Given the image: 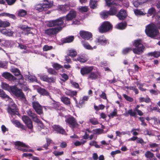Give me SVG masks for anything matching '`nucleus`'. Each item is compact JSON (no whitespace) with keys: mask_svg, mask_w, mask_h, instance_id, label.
Listing matches in <instances>:
<instances>
[{"mask_svg":"<svg viewBox=\"0 0 160 160\" xmlns=\"http://www.w3.org/2000/svg\"><path fill=\"white\" fill-rule=\"evenodd\" d=\"M77 16L76 12L73 10H71L65 17L60 18L55 20L48 22L47 25L49 27H52L62 25L64 23L63 20L66 19V21H71L75 18Z\"/></svg>","mask_w":160,"mask_h":160,"instance_id":"f257e3e1","label":"nucleus"},{"mask_svg":"<svg viewBox=\"0 0 160 160\" xmlns=\"http://www.w3.org/2000/svg\"><path fill=\"white\" fill-rule=\"evenodd\" d=\"M158 28H160V26L155 25L153 23H151L146 27L145 32L148 37L155 39L160 38Z\"/></svg>","mask_w":160,"mask_h":160,"instance_id":"f03ea898","label":"nucleus"},{"mask_svg":"<svg viewBox=\"0 0 160 160\" xmlns=\"http://www.w3.org/2000/svg\"><path fill=\"white\" fill-rule=\"evenodd\" d=\"M133 45L135 47L133 48L132 51L133 52L137 54H140L143 52L145 48L142 44V40L140 39L135 40L133 42Z\"/></svg>","mask_w":160,"mask_h":160,"instance_id":"7ed1b4c3","label":"nucleus"},{"mask_svg":"<svg viewBox=\"0 0 160 160\" xmlns=\"http://www.w3.org/2000/svg\"><path fill=\"white\" fill-rule=\"evenodd\" d=\"M112 26L110 22L108 21L103 22L99 28V31L100 32L104 33L108 31L111 29Z\"/></svg>","mask_w":160,"mask_h":160,"instance_id":"20e7f679","label":"nucleus"},{"mask_svg":"<svg viewBox=\"0 0 160 160\" xmlns=\"http://www.w3.org/2000/svg\"><path fill=\"white\" fill-rule=\"evenodd\" d=\"M106 4L108 7H112L118 8L121 7L122 0H105Z\"/></svg>","mask_w":160,"mask_h":160,"instance_id":"39448f33","label":"nucleus"},{"mask_svg":"<svg viewBox=\"0 0 160 160\" xmlns=\"http://www.w3.org/2000/svg\"><path fill=\"white\" fill-rule=\"evenodd\" d=\"M111 8L109 11H104L100 13V15L102 18H106L109 15H113L115 14L118 10L116 8L110 7Z\"/></svg>","mask_w":160,"mask_h":160,"instance_id":"423d86ee","label":"nucleus"},{"mask_svg":"<svg viewBox=\"0 0 160 160\" xmlns=\"http://www.w3.org/2000/svg\"><path fill=\"white\" fill-rule=\"evenodd\" d=\"M53 3L51 2L47 4H40L36 5L35 8L38 11L41 12L43 10L45 11L47 8H51L53 6Z\"/></svg>","mask_w":160,"mask_h":160,"instance_id":"0eeeda50","label":"nucleus"},{"mask_svg":"<svg viewBox=\"0 0 160 160\" xmlns=\"http://www.w3.org/2000/svg\"><path fill=\"white\" fill-rule=\"evenodd\" d=\"M12 89L11 92L21 99H25V96L21 89L18 88L16 86H14Z\"/></svg>","mask_w":160,"mask_h":160,"instance_id":"6e6552de","label":"nucleus"},{"mask_svg":"<svg viewBox=\"0 0 160 160\" xmlns=\"http://www.w3.org/2000/svg\"><path fill=\"white\" fill-rule=\"evenodd\" d=\"M59 26L58 27L50 28L46 29L45 31V33L49 36H52L57 34L62 29L61 27H60V26Z\"/></svg>","mask_w":160,"mask_h":160,"instance_id":"1a4fd4ad","label":"nucleus"},{"mask_svg":"<svg viewBox=\"0 0 160 160\" xmlns=\"http://www.w3.org/2000/svg\"><path fill=\"white\" fill-rule=\"evenodd\" d=\"M8 112L12 116L18 115V112L16 105L15 104L12 103L8 106L7 109Z\"/></svg>","mask_w":160,"mask_h":160,"instance_id":"9d476101","label":"nucleus"},{"mask_svg":"<svg viewBox=\"0 0 160 160\" xmlns=\"http://www.w3.org/2000/svg\"><path fill=\"white\" fill-rule=\"evenodd\" d=\"M65 122L68 124L71 128L73 129L78 125L76 119L73 117L67 118L65 120Z\"/></svg>","mask_w":160,"mask_h":160,"instance_id":"9b49d317","label":"nucleus"},{"mask_svg":"<svg viewBox=\"0 0 160 160\" xmlns=\"http://www.w3.org/2000/svg\"><path fill=\"white\" fill-rule=\"evenodd\" d=\"M32 106L33 108L37 113L38 114H41L42 113V108L38 102H33Z\"/></svg>","mask_w":160,"mask_h":160,"instance_id":"f8f14e48","label":"nucleus"},{"mask_svg":"<svg viewBox=\"0 0 160 160\" xmlns=\"http://www.w3.org/2000/svg\"><path fill=\"white\" fill-rule=\"evenodd\" d=\"M22 119L29 129H32L33 126L32 124V122L28 116L26 115L23 116L22 117Z\"/></svg>","mask_w":160,"mask_h":160,"instance_id":"ddd939ff","label":"nucleus"},{"mask_svg":"<svg viewBox=\"0 0 160 160\" xmlns=\"http://www.w3.org/2000/svg\"><path fill=\"white\" fill-rule=\"evenodd\" d=\"M93 66H86L82 67L80 70V73L82 76L89 73L93 69Z\"/></svg>","mask_w":160,"mask_h":160,"instance_id":"4468645a","label":"nucleus"},{"mask_svg":"<svg viewBox=\"0 0 160 160\" xmlns=\"http://www.w3.org/2000/svg\"><path fill=\"white\" fill-rule=\"evenodd\" d=\"M100 73L99 72H92L88 75V78L92 80H95L100 78Z\"/></svg>","mask_w":160,"mask_h":160,"instance_id":"2eb2a0df","label":"nucleus"},{"mask_svg":"<svg viewBox=\"0 0 160 160\" xmlns=\"http://www.w3.org/2000/svg\"><path fill=\"white\" fill-rule=\"evenodd\" d=\"M14 144L15 145L18 146L17 147V149L21 150L24 152H27L28 149L22 148L20 147H26L27 148L29 147V146H27L23 143L19 141L15 142L14 143Z\"/></svg>","mask_w":160,"mask_h":160,"instance_id":"dca6fc26","label":"nucleus"},{"mask_svg":"<svg viewBox=\"0 0 160 160\" xmlns=\"http://www.w3.org/2000/svg\"><path fill=\"white\" fill-rule=\"evenodd\" d=\"M79 34L82 38L88 40L89 39L92 37V34L91 32L87 31H80Z\"/></svg>","mask_w":160,"mask_h":160,"instance_id":"f3484780","label":"nucleus"},{"mask_svg":"<svg viewBox=\"0 0 160 160\" xmlns=\"http://www.w3.org/2000/svg\"><path fill=\"white\" fill-rule=\"evenodd\" d=\"M40 78L42 80L48 82H54L56 81L55 78L53 77L49 78L46 75H41Z\"/></svg>","mask_w":160,"mask_h":160,"instance_id":"a211bd4d","label":"nucleus"},{"mask_svg":"<svg viewBox=\"0 0 160 160\" xmlns=\"http://www.w3.org/2000/svg\"><path fill=\"white\" fill-rule=\"evenodd\" d=\"M95 42L96 43H98L102 45L109 43L108 40L103 36H101L97 38Z\"/></svg>","mask_w":160,"mask_h":160,"instance_id":"6ab92c4d","label":"nucleus"},{"mask_svg":"<svg viewBox=\"0 0 160 160\" xmlns=\"http://www.w3.org/2000/svg\"><path fill=\"white\" fill-rule=\"evenodd\" d=\"M117 17L120 20H124L127 16V13L125 10H121L117 15Z\"/></svg>","mask_w":160,"mask_h":160,"instance_id":"aec40b11","label":"nucleus"},{"mask_svg":"<svg viewBox=\"0 0 160 160\" xmlns=\"http://www.w3.org/2000/svg\"><path fill=\"white\" fill-rule=\"evenodd\" d=\"M27 113L28 116L32 118L34 121L37 122H39V120L37 118L36 115L35 113H32L30 110H27Z\"/></svg>","mask_w":160,"mask_h":160,"instance_id":"412c9836","label":"nucleus"},{"mask_svg":"<svg viewBox=\"0 0 160 160\" xmlns=\"http://www.w3.org/2000/svg\"><path fill=\"white\" fill-rule=\"evenodd\" d=\"M53 129L57 132L62 134H64L65 132L64 130L60 126L58 125H54L52 127Z\"/></svg>","mask_w":160,"mask_h":160,"instance_id":"4be33fe9","label":"nucleus"},{"mask_svg":"<svg viewBox=\"0 0 160 160\" xmlns=\"http://www.w3.org/2000/svg\"><path fill=\"white\" fill-rule=\"evenodd\" d=\"M58 9L62 12H65L69 9L68 5H60L58 6Z\"/></svg>","mask_w":160,"mask_h":160,"instance_id":"5701e85b","label":"nucleus"},{"mask_svg":"<svg viewBox=\"0 0 160 160\" xmlns=\"http://www.w3.org/2000/svg\"><path fill=\"white\" fill-rule=\"evenodd\" d=\"M12 122L15 125L16 127L20 128L23 130H25L26 128L25 126L19 121L17 120H14L12 121Z\"/></svg>","mask_w":160,"mask_h":160,"instance_id":"b1692460","label":"nucleus"},{"mask_svg":"<svg viewBox=\"0 0 160 160\" xmlns=\"http://www.w3.org/2000/svg\"><path fill=\"white\" fill-rule=\"evenodd\" d=\"M1 87L3 89L7 90L10 92L12 90V89L14 87V86H9L7 84L4 83H2Z\"/></svg>","mask_w":160,"mask_h":160,"instance_id":"393cba45","label":"nucleus"},{"mask_svg":"<svg viewBox=\"0 0 160 160\" xmlns=\"http://www.w3.org/2000/svg\"><path fill=\"white\" fill-rule=\"evenodd\" d=\"M127 26V23L126 22H122L118 24L115 26L116 28L122 30L124 29Z\"/></svg>","mask_w":160,"mask_h":160,"instance_id":"a878e982","label":"nucleus"},{"mask_svg":"<svg viewBox=\"0 0 160 160\" xmlns=\"http://www.w3.org/2000/svg\"><path fill=\"white\" fill-rule=\"evenodd\" d=\"M82 43L83 47L86 49L92 50L93 48L96 49V46H94L92 48L87 42H82Z\"/></svg>","mask_w":160,"mask_h":160,"instance_id":"bb28decb","label":"nucleus"},{"mask_svg":"<svg viewBox=\"0 0 160 160\" xmlns=\"http://www.w3.org/2000/svg\"><path fill=\"white\" fill-rule=\"evenodd\" d=\"M148 55L149 56L157 58L160 56V51H155L148 53Z\"/></svg>","mask_w":160,"mask_h":160,"instance_id":"cd10ccee","label":"nucleus"},{"mask_svg":"<svg viewBox=\"0 0 160 160\" xmlns=\"http://www.w3.org/2000/svg\"><path fill=\"white\" fill-rule=\"evenodd\" d=\"M0 97L6 99H9L10 101L12 100V99L10 98L9 96L6 95L3 91L1 89H0Z\"/></svg>","mask_w":160,"mask_h":160,"instance_id":"c85d7f7f","label":"nucleus"},{"mask_svg":"<svg viewBox=\"0 0 160 160\" xmlns=\"http://www.w3.org/2000/svg\"><path fill=\"white\" fill-rule=\"evenodd\" d=\"M2 76L5 78L9 79H14V77L10 73L8 72H4L2 74Z\"/></svg>","mask_w":160,"mask_h":160,"instance_id":"c756f323","label":"nucleus"},{"mask_svg":"<svg viewBox=\"0 0 160 160\" xmlns=\"http://www.w3.org/2000/svg\"><path fill=\"white\" fill-rule=\"evenodd\" d=\"M68 54L72 57H74L77 55V52L76 50L71 49L68 50Z\"/></svg>","mask_w":160,"mask_h":160,"instance_id":"7c9ffc66","label":"nucleus"},{"mask_svg":"<svg viewBox=\"0 0 160 160\" xmlns=\"http://www.w3.org/2000/svg\"><path fill=\"white\" fill-rule=\"evenodd\" d=\"M124 114L126 116L130 115L131 116L134 117L136 115V113L135 111H133L132 109H130L128 112H126Z\"/></svg>","mask_w":160,"mask_h":160,"instance_id":"2f4dec72","label":"nucleus"},{"mask_svg":"<svg viewBox=\"0 0 160 160\" xmlns=\"http://www.w3.org/2000/svg\"><path fill=\"white\" fill-rule=\"evenodd\" d=\"M38 92L40 94L43 95H48L49 93L44 89L42 88H39L38 90Z\"/></svg>","mask_w":160,"mask_h":160,"instance_id":"473e14b6","label":"nucleus"},{"mask_svg":"<svg viewBox=\"0 0 160 160\" xmlns=\"http://www.w3.org/2000/svg\"><path fill=\"white\" fill-rule=\"evenodd\" d=\"M74 99L76 101V103H77V106L78 108H80L83 107L84 104L85 102L83 101L82 99L80 100L79 102L78 103L77 102V101L76 100V98H74Z\"/></svg>","mask_w":160,"mask_h":160,"instance_id":"72a5a7b5","label":"nucleus"},{"mask_svg":"<svg viewBox=\"0 0 160 160\" xmlns=\"http://www.w3.org/2000/svg\"><path fill=\"white\" fill-rule=\"evenodd\" d=\"M75 61H78L81 62H86L88 59L85 57H84L82 56H81L78 57L77 59H74Z\"/></svg>","mask_w":160,"mask_h":160,"instance_id":"f704fd0d","label":"nucleus"},{"mask_svg":"<svg viewBox=\"0 0 160 160\" xmlns=\"http://www.w3.org/2000/svg\"><path fill=\"white\" fill-rule=\"evenodd\" d=\"M61 100L64 104L68 105L70 103V99L66 97H62L61 98Z\"/></svg>","mask_w":160,"mask_h":160,"instance_id":"c9c22d12","label":"nucleus"},{"mask_svg":"<svg viewBox=\"0 0 160 160\" xmlns=\"http://www.w3.org/2000/svg\"><path fill=\"white\" fill-rule=\"evenodd\" d=\"M97 0H90V7L93 9L95 8L97 6Z\"/></svg>","mask_w":160,"mask_h":160,"instance_id":"e433bc0d","label":"nucleus"},{"mask_svg":"<svg viewBox=\"0 0 160 160\" xmlns=\"http://www.w3.org/2000/svg\"><path fill=\"white\" fill-rule=\"evenodd\" d=\"M145 155L147 158H150L154 157V154L150 151H148L145 152Z\"/></svg>","mask_w":160,"mask_h":160,"instance_id":"4c0bfd02","label":"nucleus"},{"mask_svg":"<svg viewBox=\"0 0 160 160\" xmlns=\"http://www.w3.org/2000/svg\"><path fill=\"white\" fill-rule=\"evenodd\" d=\"M74 37L72 36H69L65 38L64 42V43H70L72 42L74 40Z\"/></svg>","mask_w":160,"mask_h":160,"instance_id":"58836bf2","label":"nucleus"},{"mask_svg":"<svg viewBox=\"0 0 160 160\" xmlns=\"http://www.w3.org/2000/svg\"><path fill=\"white\" fill-rule=\"evenodd\" d=\"M52 67L56 70H58L63 68V66L57 63H53L52 65Z\"/></svg>","mask_w":160,"mask_h":160,"instance_id":"ea45409f","label":"nucleus"},{"mask_svg":"<svg viewBox=\"0 0 160 160\" xmlns=\"http://www.w3.org/2000/svg\"><path fill=\"white\" fill-rule=\"evenodd\" d=\"M117 110L116 109L114 108L113 111L110 113V114L108 115V117L110 118H113L114 117L117 116Z\"/></svg>","mask_w":160,"mask_h":160,"instance_id":"a19ab883","label":"nucleus"},{"mask_svg":"<svg viewBox=\"0 0 160 160\" xmlns=\"http://www.w3.org/2000/svg\"><path fill=\"white\" fill-rule=\"evenodd\" d=\"M11 71L15 76H18L20 74V72L19 70L17 68H12L11 69Z\"/></svg>","mask_w":160,"mask_h":160,"instance_id":"79ce46f5","label":"nucleus"},{"mask_svg":"<svg viewBox=\"0 0 160 160\" xmlns=\"http://www.w3.org/2000/svg\"><path fill=\"white\" fill-rule=\"evenodd\" d=\"M143 132L145 135H147L149 136H153L154 135L153 133L151 131L148 129L145 130Z\"/></svg>","mask_w":160,"mask_h":160,"instance_id":"37998d69","label":"nucleus"},{"mask_svg":"<svg viewBox=\"0 0 160 160\" xmlns=\"http://www.w3.org/2000/svg\"><path fill=\"white\" fill-rule=\"evenodd\" d=\"M105 106L103 104H100L98 106L95 105H94V108L97 111H99L100 110H103L105 108Z\"/></svg>","mask_w":160,"mask_h":160,"instance_id":"c03bdc74","label":"nucleus"},{"mask_svg":"<svg viewBox=\"0 0 160 160\" xmlns=\"http://www.w3.org/2000/svg\"><path fill=\"white\" fill-rule=\"evenodd\" d=\"M140 102H145L146 103H148L150 102V100L149 98H144L143 97H140L139 98Z\"/></svg>","mask_w":160,"mask_h":160,"instance_id":"a18cd8bd","label":"nucleus"},{"mask_svg":"<svg viewBox=\"0 0 160 160\" xmlns=\"http://www.w3.org/2000/svg\"><path fill=\"white\" fill-rule=\"evenodd\" d=\"M48 72L50 74L56 75L57 74V72L54 69L52 68H49L48 69Z\"/></svg>","mask_w":160,"mask_h":160,"instance_id":"49530a36","label":"nucleus"},{"mask_svg":"<svg viewBox=\"0 0 160 160\" xmlns=\"http://www.w3.org/2000/svg\"><path fill=\"white\" fill-rule=\"evenodd\" d=\"M27 14V12L24 10L21 9L18 11V15L21 17H23Z\"/></svg>","mask_w":160,"mask_h":160,"instance_id":"de8ad7c7","label":"nucleus"},{"mask_svg":"<svg viewBox=\"0 0 160 160\" xmlns=\"http://www.w3.org/2000/svg\"><path fill=\"white\" fill-rule=\"evenodd\" d=\"M86 142V140H83L81 142L77 141L74 143V145L76 146H80L84 144Z\"/></svg>","mask_w":160,"mask_h":160,"instance_id":"09e8293b","label":"nucleus"},{"mask_svg":"<svg viewBox=\"0 0 160 160\" xmlns=\"http://www.w3.org/2000/svg\"><path fill=\"white\" fill-rule=\"evenodd\" d=\"M66 93L68 95L72 96L76 95L77 92L75 91L69 90Z\"/></svg>","mask_w":160,"mask_h":160,"instance_id":"8fccbe9b","label":"nucleus"},{"mask_svg":"<svg viewBox=\"0 0 160 160\" xmlns=\"http://www.w3.org/2000/svg\"><path fill=\"white\" fill-rule=\"evenodd\" d=\"M79 10L81 12H86L88 10V7L86 6H81L78 8Z\"/></svg>","mask_w":160,"mask_h":160,"instance_id":"3c124183","label":"nucleus"},{"mask_svg":"<svg viewBox=\"0 0 160 160\" xmlns=\"http://www.w3.org/2000/svg\"><path fill=\"white\" fill-rule=\"evenodd\" d=\"M89 122L93 125L98 124V122L97 119L93 118L89 119Z\"/></svg>","mask_w":160,"mask_h":160,"instance_id":"603ef678","label":"nucleus"},{"mask_svg":"<svg viewBox=\"0 0 160 160\" xmlns=\"http://www.w3.org/2000/svg\"><path fill=\"white\" fill-rule=\"evenodd\" d=\"M52 48L53 47L52 46H48L47 45H45L43 46V49L44 51H46L51 50Z\"/></svg>","mask_w":160,"mask_h":160,"instance_id":"864d4df0","label":"nucleus"},{"mask_svg":"<svg viewBox=\"0 0 160 160\" xmlns=\"http://www.w3.org/2000/svg\"><path fill=\"white\" fill-rule=\"evenodd\" d=\"M123 96L124 98L128 101L130 102L133 101V99L132 98L130 97L129 96L125 94H123Z\"/></svg>","mask_w":160,"mask_h":160,"instance_id":"5fc2aeb1","label":"nucleus"},{"mask_svg":"<svg viewBox=\"0 0 160 160\" xmlns=\"http://www.w3.org/2000/svg\"><path fill=\"white\" fill-rule=\"evenodd\" d=\"M151 123H153V124H157L158 122H160V121L159 120L155 118H151Z\"/></svg>","mask_w":160,"mask_h":160,"instance_id":"6e6d98bb","label":"nucleus"},{"mask_svg":"<svg viewBox=\"0 0 160 160\" xmlns=\"http://www.w3.org/2000/svg\"><path fill=\"white\" fill-rule=\"evenodd\" d=\"M155 10L154 8H152L149 9L148 12V13L150 14V15L154 14L155 13Z\"/></svg>","mask_w":160,"mask_h":160,"instance_id":"4d7b16f0","label":"nucleus"},{"mask_svg":"<svg viewBox=\"0 0 160 160\" xmlns=\"http://www.w3.org/2000/svg\"><path fill=\"white\" fill-rule=\"evenodd\" d=\"M134 12L136 15H142L143 14V12L138 9H134Z\"/></svg>","mask_w":160,"mask_h":160,"instance_id":"13d9d810","label":"nucleus"},{"mask_svg":"<svg viewBox=\"0 0 160 160\" xmlns=\"http://www.w3.org/2000/svg\"><path fill=\"white\" fill-rule=\"evenodd\" d=\"M132 50L131 48H126L122 50V53L124 54H125L128 53L130 51Z\"/></svg>","mask_w":160,"mask_h":160,"instance_id":"bf43d9fd","label":"nucleus"},{"mask_svg":"<svg viewBox=\"0 0 160 160\" xmlns=\"http://www.w3.org/2000/svg\"><path fill=\"white\" fill-rule=\"evenodd\" d=\"M41 132L43 135H46L49 133V129L47 128L42 129L41 130Z\"/></svg>","mask_w":160,"mask_h":160,"instance_id":"052dcab7","label":"nucleus"},{"mask_svg":"<svg viewBox=\"0 0 160 160\" xmlns=\"http://www.w3.org/2000/svg\"><path fill=\"white\" fill-rule=\"evenodd\" d=\"M28 79L31 82L37 81L36 78L34 76H29Z\"/></svg>","mask_w":160,"mask_h":160,"instance_id":"680f3d73","label":"nucleus"},{"mask_svg":"<svg viewBox=\"0 0 160 160\" xmlns=\"http://www.w3.org/2000/svg\"><path fill=\"white\" fill-rule=\"evenodd\" d=\"M103 130L101 129H98L94 130V132L97 134H99L103 133Z\"/></svg>","mask_w":160,"mask_h":160,"instance_id":"e2e57ef3","label":"nucleus"},{"mask_svg":"<svg viewBox=\"0 0 160 160\" xmlns=\"http://www.w3.org/2000/svg\"><path fill=\"white\" fill-rule=\"evenodd\" d=\"M8 63L6 62H2L0 61V67L2 68H5L7 66Z\"/></svg>","mask_w":160,"mask_h":160,"instance_id":"0e129e2a","label":"nucleus"},{"mask_svg":"<svg viewBox=\"0 0 160 160\" xmlns=\"http://www.w3.org/2000/svg\"><path fill=\"white\" fill-rule=\"evenodd\" d=\"M21 28L23 30H26L27 31H29L31 29V28L28 27L25 25H22L21 27Z\"/></svg>","mask_w":160,"mask_h":160,"instance_id":"69168bd1","label":"nucleus"},{"mask_svg":"<svg viewBox=\"0 0 160 160\" xmlns=\"http://www.w3.org/2000/svg\"><path fill=\"white\" fill-rule=\"evenodd\" d=\"M129 88L131 90H133L136 94H137L138 93V92L137 89L136 88L135 86L130 87Z\"/></svg>","mask_w":160,"mask_h":160,"instance_id":"338daca9","label":"nucleus"},{"mask_svg":"<svg viewBox=\"0 0 160 160\" xmlns=\"http://www.w3.org/2000/svg\"><path fill=\"white\" fill-rule=\"evenodd\" d=\"M6 34V36H12L13 35V32L10 30H7V32Z\"/></svg>","mask_w":160,"mask_h":160,"instance_id":"774afa93","label":"nucleus"}]
</instances>
